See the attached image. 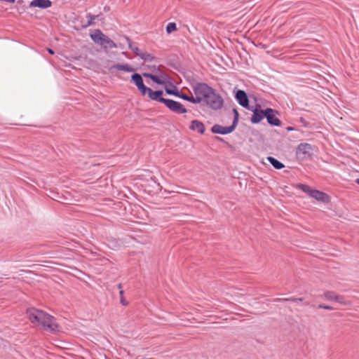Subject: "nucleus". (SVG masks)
Here are the masks:
<instances>
[{"label":"nucleus","mask_w":359,"mask_h":359,"mask_svg":"<svg viewBox=\"0 0 359 359\" xmlns=\"http://www.w3.org/2000/svg\"><path fill=\"white\" fill-rule=\"evenodd\" d=\"M193 91L198 101L196 104L203 103L212 110H219L224 105L222 97L215 89L204 82L191 83Z\"/></svg>","instance_id":"f257e3e1"},{"label":"nucleus","mask_w":359,"mask_h":359,"mask_svg":"<svg viewBox=\"0 0 359 359\" xmlns=\"http://www.w3.org/2000/svg\"><path fill=\"white\" fill-rule=\"evenodd\" d=\"M26 315L32 323L41 325L46 331L53 334L59 331V325L55 318L41 310L34 307L28 308L26 310Z\"/></svg>","instance_id":"f03ea898"},{"label":"nucleus","mask_w":359,"mask_h":359,"mask_svg":"<svg viewBox=\"0 0 359 359\" xmlns=\"http://www.w3.org/2000/svg\"><path fill=\"white\" fill-rule=\"evenodd\" d=\"M154 101H156L165 104V106L172 112L177 114H182L187 112V109L180 102L171 99L164 98L163 91L160 90Z\"/></svg>","instance_id":"7ed1b4c3"},{"label":"nucleus","mask_w":359,"mask_h":359,"mask_svg":"<svg viewBox=\"0 0 359 359\" xmlns=\"http://www.w3.org/2000/svg\"><path fill=\"white\" fill-rule=\"evenodd\" d=\"M131 81L136 86L137 90L142 96L147 95L148 97L154 100L161 90H153L146 86L144 83L142 76L138 73H134L131 75Z\"/></svg>","instance_id":"20e7f679"},{"label":"nucleus","mask_w":359,"mask_h":359,"mask_svg":"<svg viewBox=\"0 0 359 359\" xmlns=\"http://www.w3.org/2000/svg\"><path fill=\"white\" fill-rule=\"evenodd\" d=\"M90 36L95 43L100 45L104 50H107V48L117 47L114 41L104 34L100 29H95L94 32L90 34Z\"/></svg>","instance_id":"39448f33"},{"label":"nucleus","mask_w":359,"mask_h":359,"mask_svg":"<svg viewBox=\"0 0 359 359\" xmlns=\"http://www.w3.org/2000/svg\"><path fill=\"white\" fill-rule=\"evenodd\" d=\"M248 109L252 112L250 118V122L252 124H258L265 118L266 108L262 109L259 104H255Z\"/></svg>","instance_id":"423d86ee"},{"label":"nucleus","mask_w":359,"mask_h":359,"mask_svg":"<svg viewBox=\"0 0 359 359\" xmlns=\"http://www.w3.org/2000/svg\"><path fill=\"white\" fill-rule=\"evenodd\" d=\"M280 115V112L270 107L266 108L265 118L268 124L273 127H280L282 126L281 120L278 117Z\"/></svg>","instance_id":"0eeeda50"},{"label":"nucleus","mask_w":359,"mask_h":359,"mask_svg":"<svg viewBox=\"0 0 359 359\" xmlns=\"http://www.w3.org/2000/svg\"><path fill=\"white\" fill-rule=\"evenodd\" d=\"M235 98L238 104L245 109H250V101L247 93L243 90L238 89L235 92Z\"/></svg>","instance_id":"6e6552de"},{"label":"nucleus","mask_w":359,"mask_h":359,"mask_svg":"<svg viewBox=\"0 0 359 359\" xmlns=\"http://www.w3.org/2000/svg\"><path fill=\"white\" fill-rule=\"evenodd\" d=\"M236 126L231 123L229 126H223L219 124H215L211 128V132L213 134H219V135H226L231 133L236 129Z\"/></svg>","instance_id":"1a4fd4ad"},{"label":"nucleus","mask_w":359,"mask_h":359,"mask_svg":"<svg viewBox=\"0 0 359 359\" xmlns=\"http://www.w3.org/2000/svg\"><path fill=\"white\" fill-rule=\"evenodd\" d=\"M312 151V147L309 143H301L296 149V156L298 158H304L306 155L310 156Z\"/></svg>","instance_id":"9d476101"},{"label":"nucleus","mask_w":359,"mask_h":359,"mask_svg":"<svg viewBox=\"0 0 359 359\" xmlns=\"http://www.w3.org/2000/svg\"><path fill=\"white\" fill-rule=\"evenodd\" d=\"M310 196L325 204L329 203L331 201V197L327 193L317 189H313Z\"/></svg>","instance_id":"9b49d317"},{"label":"nucleus","mask_w":359,"mask_h":359,"mask_svg":"<svg viewBox=\"0 0 359 359\" xmlns=\"http://www.w3.org/2000/svg\"><path fill=\"white\" fill-rule=\"evenodd\" d=\"M53 3L50 0H32L29 4V8H39L46 9L51 7Z\"/></svg>","instance_id":"f8f14e48"},{"label":"nucleus","mask_w":359,"mask_h":359,"mask_svg":"<svg viewBox=\"0 0 359 359\" xmlns=\"http://www.w3.org/2000/svg\"><path fill=\"white\" fill-rule=\"evenodd\" d=\"M189 129L193 131H197L201 135H203L205 131L204 123L198 120L191 121Z\"/></svg>","instance_id":"ddd939ff"},{"label":"nucleus","mask_w":359,"mask_h":359,"mask_svg":"<svg viewBox=\"0 0 359 359\" xmlns=\"http://www.w3.org/2000/svg\"><path fill=\"white\" fill-rule=\"evenodd\" d=\"M114 69H118V70H120V71H123V72H133L135 71L134 68H133L128 64H119V63H117V64H115V65H112L111 67H109V70L111 72H112V70Z\"/></svg>","instance_id":"4468645a"},{"label":"nucleus","mask_w":359,"mask_h":359,"mask_svg":"<svg viewBox=\"0 0 359 359\" xmlns=\"http://www.w3.org/2000/svg\"><path fill=\"white\" fill-rule=\"evenodd\" d=\"M268 162H269L275 169L280 170L285 168V165L273 156H268L266 158Z\"/></svg>","instance_id":"2eb2a0df"},{"label":"nucleus","mask_w":359,"mask_h":359,"mask_svg":"<svg viewBox=\"0 0 359 359\" xmlns=\"http://www.w3.org/2000/svg\"><path fill=\"white\" fill-rule=\"evenodd\" d=\"M176 97H180L184 100L188 101L193 104H196V101H198V99L196 98V96H189L187 94L183 93L182 90H179L178 94L177 95Z\"/></svg>","instance_id":"dca6fc26"},{"label":"nucleus","mask_w":359,"mask_h":359,"mask_svg":"<svg viewBox=\"0 0 359 359\" xmlns=\"http://www.w3.org/2000/svg\"><path fill=\"white\" fill-rule=\"evenodd\" d=\"M170 85H171L172 86V88H168L166 86V85L164 86V88H165V91L166 93V94L168 95H174V96H177V95L178 94V92H179V90L178 88L172 85V83L171 82H168Z\"/></svg>","instance_id":"f3484780"},{"label":"nucleus","mask_w":359,"mask_h":359,"mask_svg":"<svg viewBox=\"0 0 359 359\" xmlns=\"http://www.w3.org/2000/svg\"><path fill=\"white\" fill-rule=\"evenodd\" d=\"M137 56L145 62H151L155 59V57L153 55L147 52L141 51Z\"/></svg>","instance_id":"a211bd4d"},{"label":"nucleus","mask_w":359,"mask_h":359,"mask_svg":"<svg viewBox=\"0 0 359 359\" xmlns=\"http://www.w3.org/2000/svg\"><path fill=\"white\" fill-rule=\"evenodd\" d=\"M102 15H92L91 13H88L86 17L89 19L87 22V23L83 26V27L86 28L87 27H89V26H91V25H93L95 24V20L98 18V17L101 16Z\"/></svg>","instance_id":"6ab92c4d"},{"label":"nucleus","mask_w":359,"mask_h":359,"mask_svg":"<svg viewBox=\"0 0 359 359\" xmlns=\"http://www.w3.org/2000/svg\"><path fill=\"white\" fill-rule=\"evenodd\" d=\"M297 187L299 189H301L304 193L307 194L309 196H311V192L313 191V189H311V187L307 184H297Z\"/></svg>","instance_id":"aec40b11"},{"label":"nucleus","mask_w":359,"mask_h":359,"mask_svg":"<svg viewBox=\"0 0 359 359\" xmlns=\"http://www.w3.org/2000/svg\"><path fill=\"white\" fill-rule=\"evenodd\" d=\"M15 8L19 11V13L25 11L27 6L25 5V1L23 0H18Z\"/></svg>","instance_id":"412c9836"},{"label":"nucleus","mask_w":359,"mask_h":359,"mask_svg":"<svg viewBox=\"0 0 359 359\" xmlns=\"http://www.w3.org/2000/svg\"><path fill=\"white\" fill-rule=\"evenodd\" d=\"M337 293L334 291H326L324 292V297L329 301L336 300Z\"/></svg>","instance_id":"4be33fe9"},{"label":"nucleus","mask_w":359,"mask_h":359,"mask_svg":"<svg viewBox=\"0 0 359 359\" xmlns=\"http://www.w3.org/2000/svg\"><path fill=\"white\" fill-rule=\"evenodd\" d=\"M118 288L120 289V291H119V295H120V302L121 304L123 305V306H127L128 305V302H127L126 300V299L124 298V296H123V294H124V292L123 290H122V284L121 283H119L118 285Z\"/></svg>","instance_id":"5701e85b"},{"label":"nucleus","mask_w":359,"mask_h":359,"mask_svg":"<svg viewBox=\"0 0 359 359\" xmlns=\"http://www.w3.org/2000/svg\"><path fill=\"white\" fill-rule=\"evenodd\" d=\"M126 40L128 43V47L129 48L133 51V53L137 56L139 55V53L141 52L140 50L138 48V47L137 46H134L133 45V43L131 41V40L128 38V37H126Z\"/></svg>","instance_id":"b1692460"},{"label":"nucleus","mask_w":359,"mask_h":359,"mask_svg":"<svg viewBox=\"0 0 359 359\" xmlns=\"http://www.w3.org/2000/svg\"><path fill=\"white\" fill-rule=\"evenodd\" d=\"M166 32L168 34H170L175 31L177 30L176 23L175 22H169L165 28Z\"/></svg>","instance_id":"393cba45"},{"label":"nucleus","mask_w":359,"mask_h":359,"mask_svg":"<svg viewBox=\"0 0 359 359\" xmlns=\"http://www.w3.org/2000/svg\"><path fill=\"white\" fill-rule=\"evenodd\" d=\"M232 111L233 114V119L232 123L237 127V125L239 121L240 114L236 108H233L232 109Z\"/></svg>","instance_id":"a878e982"},{"label":"nucleus","mask_w":359,"mask_h":359,"mask_svg":"<svg viewBox=\"0 0 359 359\" xmlns=\"http://www.w3.org/2000/svg\"><path fill=\"white\" fill-rule=\"evenodd\" d=\"M151 81L158 85L165 86V82L158 75L154 74Z\"/></svg>","instance_id":"bb28decb"},{"label":"nucleus","mask_w":359,"mask_h":359,"mask_svg":"<svg viewBox=\"0 0 359 359\" xmlns=\"http://www.w3.org/2000/svg\"><path fill=\"white\" fill-rule=\"evenodd\" d=\"M214 139H215V140H216L217 142H220L225 144L229 148H233V146L229 142L226 141L224 138H222L221 137L215 136L214 137Z\"/></svg>","instance_id":"cd10ccee"},{"label":"nucleus","mask_w":359,"mask_h":359,"mask_svg":"<svg viewBox=\"0 0 359 359\" xmlns=\"http://www.w3.org/2000/svg\"><path fill=\"white\" fill-rule=\"evenodd\" d=\"M299 121L302 124V126L306 128H311V124L308 122L304 117H300Z\"/></svg>","instance_id":"c85d7f7f"},{"label":"nucleus","mask_w":359,"mask_h":359,"mask_svg":"<svg viewBox=\"0 0 359 359\" xmlns=\"http://www.w3.org/2000/svg\"><path fill=\"white\" fill-rule=\"evenodd\" d=\"M335 302H338V303H339L341 304H344V305L346 304V302L345 301V297L344 296H342V295L337 294Z\"/></svg>","instance_id":"c756f323"},{"label":"nucleus","mask_w":359,"mask_h":359,"mask_svg":"<svg viewBox=\"0 0 359 359\" xmlns=\"http://www.w3.org/2000/svg\"><path fill=\"white\" fill-rule=\"evenodd\" d=\"M318 309H327V310H333L334 308L331 306H328V305H325V304H320L319 305H318Z\"/></svg>","instance_id":"7c9ffc66"},{"label":"nucleus","mask_w":359,"mask_h":359,"mask_svg":"<svg viewBox=\"0 0 359 359\" xmlns=\"http://www.w3.org/2000/svg\"><path fill=\"white\" fill-rule=\"evenodd\" d=\"M289 300L291 302H301L304 300V299L302 297L297 298V297H289Z\"/></svg>","instance_id":"2f4dec72"},{"label":"nucleus","mask_w":359,"mask_h":359,"mask_svg":"<svg viewBox=\"0 0 359 359\" xmlns=\"http://www.w3.org/2000/svg\"><path fill=\"white\" fill-rule=\"evenodd\" d=\"M273 302H290L289 298H275L273 299Z\"/></svg>","instance_id":"473e14b6"},{"label":"nucleus","mask_w":359,"mask_h":359,"mask_svg":"<svg viewBox=\"0 0 359 359\" xmlns=\"http://www.w3.org/2000/svg\"><path fill=\"white\" fill-rule=\"evenodd\" d=\"M142 76L145 78H148V79H150L151 80H152V76H154V74L151 73L144 72V73H142Z\"/></svg>","instance_id":"72a5a7b5"},{"label":"nucleus","mask_w":359,"mask_h":359,"mask_svg":"<svg viewBox=\"0 0 359 359\" xmlns=\"http://www.w3.org/2000/svg\"><path fill=\"white\" fill-rule=\"evenodd\" d=\"M294 130H295V128L294 127H292V126H287L286 128V130L288 131V132L293 131Z\"/></svg>","instance_id":"f704fd0d"},{"label":"nucleus","mask_w":359,"mask_h":359,"mask_svg":"<svg viewBox=\"0 0 359 359\" xmlns=\"http://www.w3.org/2000/svg\"><path fill=\"white\" fill-rule=\"evenodd\" d=\"M0 1H5V2H8V3H10V4H14L15 2V0H0Z\"/></svg>","instance_id":"c9c22d12"},{"label":"nucleus","mask_w":359,"mask_h":359,"mask_svg":"<svg viewBox=\"0 0 359 359\" xmlns=\"http://www.w3.org/2000/svg\"><path fill=\"white\" fill-rule=\"evenodd\" d=\"M175 192H176V193H177V194H183V195L187 196H189V194H187V193H184V192H181V191H175Z\"/></svg>","instance_id":"e433bc0d"},{"label":"nucleus","mask_w":359,"mask_h":359,"mask_svg":"<svg viewBox=\"0 0 359 359\" xmlns=\"http://www.w3.org/2000/svg\"><path fill=\"white\" fill-rule=\"evenodd\" d=\"M48 52L50 54V55H53L55 53L54 50L51 48H48Z\"/></svg>","instance_id":"4c0bfd02"},{"label":"nucleus","mask_w":359,"mask_h":359,"mask_svg":"<svg viewBox=\"0 0 359 359\" xmlns=\"http://www.w3.org/2000/svg\"><path fill=\"white\" fill-rule=\"evenodd\" d=\"M355 183H357L358 184H359V178L356 179L355 180Z\"/></svg>","instance_id":"58836bf2"},{"label":"nucleus","mask_w":359,"mask_h":359,"mask_svg":"<svg viewBox=\"0 0 359 359\" xmlns=\"http://www.w3.org/2000/svg\"><path fill=\"white\" fill-rule=\"evenodd\" d=\"M305 305L308 306V305H309V302H305Z\"/></svg>","instance_id":"ea45409f"},{"label":"nucleus","mask_w":359,"mask_h":359,"mask_svg":"<svg viewBox=\"0 0 359 359\" xmlns=\"http://www.w3.org/2000/svg\"><path fill=\"white\" fill-rule=\"evenodd\" d=\"M180 189H186V188H184V187H180Z\"/></svg>","instance_id":"a19ab883"}]
</instances>
